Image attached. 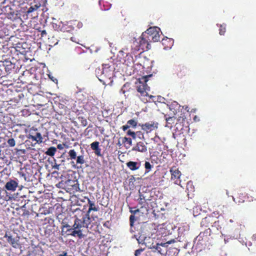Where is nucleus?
Segmentation results:
<instances>
[{
	"mask_svg": "<svg viewBox=\"0 0 256 256\" xmlns=\"http://www.w3.org/2000/svg\"><path fill=\"white\" fill-rule=\"evenodd\" d=\"M187 106H180L178 107V112L180 113L178 115V118H177V130L180 128V130H183L184 126H185L186 128H187L188 122L186 120V114H188V110Z\"/></svg>",
	"mask_w": 256,
	"mask_h": 256,
	"instance_id": "obj_1",
	"label": "nucleus"
},
{
	"mask_svg": "<svg viewBox=\"0 0 256 256\" xmlns=\"http://www.w3.org/2000/svg\"><path fill=\"white\" fill-rule=\"evenodd\" d=\"M208 230L204 232H200L198 236L196 238V241L198 242V244L201 245H206V242L208 240Z\"/></svg>",
	"mask_w": 256,
	"mask_h": 256,
	"instance_id": "obj_2",
	"label": "nucleus"
},
{
	"mask_svg": "<svg viewBox=\"0 0 256 256\" xmlns=\"http://www.w3.org/2000/svg\"><path fill=\"white\" fill-rule=\"evenodd\" d=\"M214 220V216H208L202 219L200 222V225L202 226L208 228L210 226H212V223Z\"/></svg>",
	"mask_w": 256,
	"mask_h": 256,
	"instance_id": "obj_3",
	"label": "nucleus"
},
{
	"mask_svg": "<svg viewBox=\"0 0 256 256\" xmlns=\"http://www.w3.org/2000/svg\"><path fill=\"white\" fill-rule=\"evenodd\" d=\"M188 226H184L182 227H179L178 228V238H179L178 241L181 242L185 240L186 233L187 232Z\"/></svg>",
	"mask_w": 256,
	"mask_h": 256,
	"instance_id": "obj_4",
	"label": "nucleus"
},
{
	"mask_svg": "<svg viewBox=\"0 0 256 256\" xmlns=\"http://www.w3.org/2000/svg\"><path fill=\"white\" fill-rule=\"evenodd\" d=\"M158 123L153 122H146L142 126V128L144 130L151 131L158 128Z\"/></svg>",
	"mask_w": 256,
	"mask_h": 256,
	"instance_id": "obj_5",
	"label": "nucleus"
},
{
	"mask_svg": "<svg viewBox=\"0 0 256 256\" xmlns=\"http://www.w3.org/2000/svg\"><path fill=\"white\" fill-rule=\"evenodd\" d=\"M18 186V183L14 180H10L6 183L5 185L6 188L8 190L14 191Z\"/></svg>",
	"mask_w": 256,
	"mask_h": 256,
	"instance_id": "obj_6",
	"label": "nucleus"
},
{
	"mask_svg": "<svg viewBox=\"0 0 256 256\" xmlns=\"http://www.w3.org/2000/svg\"><path fill=\"white\" fill-rule=\"evenodd\" d=\"M4 237L7 238L8 242L14 248H16L18 247V240H16L11 236H8L6 234Z\"/></svg>",
	"mask_w": 256,
	"mask_h": 256,
	"instance_id": "obj_7",
	"label": "nucleus"
},
{
	"mask_svg": "<svg viewBox=\"0 0 256 256\" xmlns=\"http://www.w3.org/2000/svg\"><path fill=\"white\" fill-rule=\"evenodd\" d=\"M133 150L140 152H145L147 150L146 147L142 142H138Z\"/></svg>",
	"mask_w": 256,
	"mask_h": 256,
	"instance_id": "obj_8",
	"label": "nucleus"
},
{
	"mask_svg": "<svg viewBox=\"0 0 256 256\" xmlns=\"http://www.w3.org/2000/svg\"><path fill=\"white\" fill-rule=\"evenodd\" d=\"M80 220L78 219V218H76L74 220V224L72 226V228L68 230V231L70 232L72 230H76L77 229L83 227L82 225L80 224Z\"/></svg>",
	"mask_w": 256,
	"mask_h": 256,
	"instance_id": "obj_9",
	"label": "nucleus"
},
{
	"mask_svg": "<svg viewBox=\"0 0 256 256\" xmlns=\"http://www.w3.org/2000/svg\"><path fill=\"white\" fill-rule=\"evenodd\" d=\"M29 138L32 139L34 141H36L38 143L42 142V138L40 132H36V136L30 135Z\"/></svg>",
	"mask_w": 256,
	"mask_h": 256,
	"instance_id": "obj_10",
	"label": "nucleus"
},
{
	"mask_svg": "<svg viewBox=\"0 0 256 256\" xmlns=\"http://www.w3.org/2000/svg\"><path fill=\"white\" fill-rule=\"evenodd\" d=\"M158 30H160V28L158 27H150L145 32V33L150 34V36H152L153 34H156V32H158Z\"/></svg>",
	"mask_w": 256,
	"mask_h": 256,
	"instance_id": "obj_11",
	"label": "nucleus"
},
{
	"mask_svg": "<svg viewBox=\"0 0 256 256\" xmlns=\"http://www.w3.org/2000/svg\"><path fill=\"white\" fill-rule=\"evenodd\" d=\"M83 227H88V225L90 224V214L87 212L86 216L83 218L82 220Z\"/></svg>",
	"mask_w": 256,
	"mask_h": 256,
	"instance_id": "obj_12",
	"label": "nucleus"
},
{
	"mask_svg": "<svg viewBox=\"0 0 256 256\" xmlns=\"http://www.w3.org/2000/svg\"><path fill=\"white\" fill-rule=\"evenodd\" d=\"M138 163L134 162H129L126 163V166L132 170H134L138 169V167L136 166Z\"/></svg>",
	"mask_w": 256,
	"mask_h": 256,
	"instance_id": "obj_13",
	"label": "nucleus"
},
{
	"mask_svg": "<svg viewBox=\"0 0 256 256\" xmlns=\"http://www.w3.org/2000/svg\"><path fill=\"white\" fill-rule=\"evenodd\" d=\"M56 151V148L55 147L52 146V147H50L49 148H48V150L45 152V154L48 156H52L54 155Z\"/></svg>",
	"mask_w": 256,
	"mask_h": 256,
	"instance_id": "obj_14",
	"label": "nucleus"
},
{
	"mask_svg": "<svg viewBox=\"0 0 256 256\" xmlns=\"http://www.w3.org/2000/svg\"><path fill=\"white\" fill-rule=\"evenodd\" d=\"M212 226L213 228H216L217 230H220L222 228V226L220 224V220H216L214 218V220L212 225Z\"/></svg>",
	"mask_w": 256,
	"mask_h": 256,
	"instance_id": "obj_15",
	"label": "nucleus"
},
{
	"mask_svg": "<svg viewBox=\"0 0 256 256\" xmlns=\"http://www.w3.org/2000/svg\"><path fill=\"white\" fill-rule=\"evenodd\" d=\"M70 235L73 236H78L79 238H82L84 237V235L82 234V230H74L70 234Z\"/></svg>",
	"mask_w": 256,
	"mask_h": 256,
	"instance_id": "obj_16",
	"label": "nucleus"
},
{
	"mask_svg": "<svg viewBox=\"0 0 256 256\" xmlns=\"http://www.w3.org/2000/svg\"><path fill=\"white\" fill-rule=\"evenodd\" d=\"M88 204H90V207H89V208H88V211L87 212L89 213L90 212V211L92 210H94V211H98V208L95 206H94V204L90 201V200H88Z\"/></svg>",
	"mask_w": 256,
	"mask_h": 256,
	"instance_id": "obj_17",
	"label": "nucleus"
},
{
	"mask_svg": "<svg viewBox=\"0 0 256 256\" xmlns=\"http://www.w3.org/2000/svg\"><path fill=\"white\" fill-rule=\"evenodd\" d=\"M144 87L145 86L143 85L140 86L138 88V91L144 96L147 95V92L146 91Z\"/></svg>",
	"mask_w": 256,
	"mask_h": 256,
	"instance_id": "obj_18",
	"label": "nucleus"
},
{
	"mask_svg": "<svg viewBox=\"0 0 256 256\" xmlns=\"http://www.w3.org/2000/svg\"><path fill=\"white\" fill-rule=\"evenodd\" d=\"M159 30L158 32H156V34H153L151 37L152 40L154 42H158L160 40V34H159Z\"/></svg>",
	"mask_w": 256,
	"mask_h": 256,
	"instance_id": "obj_19",
	"label": "nucleus"
},
{
	"mask_svg": "<svg viewBox=\"0 0 256 256\" xmlns=\"http://www.w3.org/2000/svg\"><path fill=\"white\" fill-rule=\"evenodd\" d=\"M11 10H12V8L10 6H4L2 9V10L4 12H9L10 14V15H14V12H11Z\"/></svg>",
	"mask_w": 256,
	"mask_h": 256,
	"instance_id": "obj_20",
	"label": "nucleus"
},
{
	"mask_svg": "<svg viewBox=\"0 0 256 256\" xmlns=\"http://www.w3.org/2000/svg\"><path fill=\"white\" fill-rule=\"evenodd\" d=\"M76 164H84L85 162L84 157L83 156H80L76 158Z\"/></svg>",
	"mask_w": 256,
	"mask_h": 256,
	"instance_id": "obj_21",
	"label": "nucleus"
},
{
	"mask_svg": "<svg viewBox=\"0 0 256 256\" xmlns=\"http://www.w3.org/2000/svg\"><path fill=\"white\" fill-rule=\"evenodd\" d=\"M69 156L71 159H76V153L74 150H71L68 152Z\"/></svg>",
	"mask_w": 256,
	"mask_h": 256,
	"instance_id": "obj_22",
	"label": "nucleus"
},
{
	"mask_svg": "<svg viewBox=\"0 0 256 256\" xmlns=\"http://www.w3.org/2000/svg\"><path fill=\"white\" fill-rule=\"evenodd\" d=\"M98 145L99 142H94L90 144V147L93 150H96L99 148Z\"/></svg>",
	"mask_w": 256,
	"mask_h": 256,
	"instance_id": "obj_23",
	"label": "nucleus"
},
{
	"mask_svg": "<svg viewBox=\"0 0 256 256\" xmlns=\"http://www.w3.org/2000/svg\"><path fill=\"white\" fill-rule=\"evenodd\" d=\"M127 124L130 126L136 127L137 124V122L134 120H130L128 121Z\"/></svg>",
	"mask_w": 256,
	"mask_h": 256,
	"instance_id": "obj_24",
	"label": "nucleus"
},
{
	"mask_svg": "<svg viewBox=\"0 0 256 256\" xmlns=\"http://www.w3.org/2000/svg\"><path fill=\"white\" fill-rule=\"evenodd\" d=\"M226 26L220 24L219 28V34L220 35H224L226 32Z\"/></svg>",
	"mask_w": 256,
	"mask_h": 256,
	"instance_id": "obj_25",
	"label": "nucleus"
},
{
	"mask_svg": "<svg viewBox=\"0 0 256 256\" xmlns=\"http://www.w3.org/2000/svg\"><path fill=\"white\" fill-rule=\"evenodd\" d=\"M39 8V6H38L36 4H35L34 6H31L28 10V13H30L32 12L35 10H36L38 8Z\"/></svg>",
	"mask_w": 256,
	"mask_h": 256,
	"instance_id": "obj_26",
	"label": "nucleus"
},
{
	"mask_svg": "<svg viewBox=\"0 0 256 256\" xmlns=\"http://www.w3.org/2000/svg\"><path fill=\"white\" fill-rule=\"evenodd\" d=\"M8 144L10 146H14L16 145V142L14 138H10L8 140Z\"/></svg>",
	"mask_w": 256,
	"mask_h": 256,
	"instance_id": "obj_27",
	"label": "nucleus"
},
{
	"mask_svg": "<svg viewBox=\"0 0 256 256\" xmlns=\"http://www.w3.org/2000/svg\"><path fill=\"white\" fill-rule=\"evenodd\" d=\"M123 142H127L130 145H132V141L130 138L124 137L122 139Z\"/></svg>",
	"mask_w": 256,
	"mask_h": 256,
	"instance_id": "obj_28",
	"label": "nucleus"
},
{
	"mask_svg": "<svg viewBox=\"0 0 256 256\" xmlns=\"http://www.w3.org/2000/svg\"><path fill=\"white\" fill-rule=\"evenodd\" d=\"M170 172L172 174V178L176 177V169L174 167L172 168L170 170Z\"/></svg>",
	"mask_w": 256,
	"mask_h": 256,
	"instance_id": "obj_29",
	"label": "nucleus"
},
{
	"mask_svg": "<svg viewBox=\"0 0 256 256\" xmlns=\"http://www.w3.org/2000/svg\"><path fill=\"white\" fill-rule=\"evenodd\" d=\"M233 200L236 202V203H242L244 201L243 198H233Z\"/></svg>",
	"mask_w": 256,
	"mask_h": 256,
	"instance_id": "obj_30",
	"label": "nucleus"
},
{
	"mask_svg": "<svg viewBox=\"0 0 256 256\" xmlns=\"http://www.w3.org/2000/svg\"><path fill=\"white\" fill-rule=\"evenodd\" d=\"M144 166H145L146 169L148 170H150L152 168V165L148 162H145Z\"/></svg>",
	"mask_w": 256,
	"mask_h": 256,
	"instance_id": "obj_31",
	"label": "nucleus"
},
{
	"mask_svg": "<svg viewBox=\"0 0 256 256\" xmlns=\"http://www.w3.org/2000/svg\"><path fill=\"white\" fill-rule=\"evenodd\" d=\"M147 240V237L144 236V235H141L140 237H139V239H138V242L139 243H141L142 242H140L139 240H141L142 241H145Z\"/></svg>",
	"mask_w": 256,
	"mask_h": 256,
	"instance_id": "obj_32",
	"label": "nucleus"
},
{
	"mask_svg": "<svg viewBox=\"0 0 256 256\" xmlns=\"http://www.w3.org/2000/svg\"><path fill=\"white\" fill-rule=\"evenodd\" d=\"M127 133L128 135L132 136L134 138H136V134L134 132L129 130Z\"/></svg>",
	"mask_w": 256,
	"mask_h": 256,
	"instance_id": "obj_33",
	"label": "nucleus"
},
{
	"mask_svg": "<svg viewBox=\"0 0 256 256\" xmlns=\"http://www.w3.org/2000/svg\"><path fill=\"white\" fill-rule=\"evenodd\" d=\"M130 224L132 226V223L136 220L135 216L134 215H131L130 218Z\"/></svg>",
	"mask_w": 256,
	"mask_h": 256,
	"instance_id": "obj_34",
	"label": "nucleus"
},
{
	"mask_svg": "<svg viewBox=\"0 0 256 256\" xmlns=\"http://www.w3.org/2000/svg\"><path fill=\"white\" fill-rule=\"evenodd\" d=\"M60 166V164H56L54 166H52V168L55 170H59Z\"/></svg>",
	"mask_w": 256,
	"mask_h": 256,
	"instance_id": "obj_35",
	"label": "nucleus"
},
{
	"mask_svg": "<svg viewBox=\"0 0 256 256\" xmlns=\"http://www.w3.org/2000/svg\"><path fill=\"white\" fill-rule=\"evenodd\" d=\"M174 118L172 117H170L166 119L167 122L168 124H170L172 122H173Z\"/></svg>",
	"mask_w": 256,
	"mask_h": 256,
	"instance_id": "obj_36",
	"label": "nucleus"
},
{
	"mask_svg": "<svg viewBox=\"0 0 256 256\" xmlns=\"http://www.w3.org/2000/svg\"><path fill=\"white\" fill-rule=\"evenodd\" d=\"M141 252H142L141 250H136V252H135V256H138L140 254Z\"/></svg>",
	"mask_w": 256,
	"mask_h": 256,
	"instance_id": "obj_37",
	"label": "nucleus"
},
{
	"mask_svg": "<svg viewBox=\"0 0 256 256\" xmlns=\"http://www.w3.org/2000/svg\"><path fill=\"white\" fill-rule=\"evenodd\" d=\"M95 153L98 156H100L101 155V154H100V148H98V150H95Z\"/></svg>",
	"mask_w": 256,
	"mask_h": 256,
	"instance_id": "obj_38",
	"label": "nucleus"
},
{
	"mask_svg": "<svg viewBox=\"0 0 256 256\" xmlns=\"http://www.w3.org/2000/svg\"><path fill=\"white\" fill-rule=\"evenodd\" d=\"M130 128V126H128V124L124 126H122V130L125 131L127 129H128Z\"/></svg>",
	"mask_w": 256,
	"mask_h": 256,
	"instance_id": "obj_39",
	"label": "nucleus"
},
{
	"mask_svg": "<svg viewBox=\"0 0 256 256\" xmlns=\"http://www.w3.org/2000/svg\"><path fill=\"white\" fill-rule=\"evenodd\" d=\"M58 256H67V252H63L62 254H58Z\"/></svg>",
	"mask_w": 256,
	"mask_h": 256,
	"instance_id": "obj_40",
	"label": "nucleus"
},
{
	"mask_svg": "<svg viewBox=\"0 0 256 256\" xmlns=\"http://www.w3.org/2000/svg\"><path fill=\"white\" fill-rule=\"evenodd\" d=\"M252 241L256 242V234L252 235Z\"/></svg>",
	"mask_w": 256,
	"mask_h": 256,
	"instance_id": "obj_41",
	"label": "nucleus"
},
{
	"mask_svg": "<svg viewBox=\"0 0 256 256\" xmlns=\"http://www.w3.org/2000/svg\"><path fill=\"white\" fill-rule=\"evenodd\" d=\"M176 174H177V178H180V172L177 169V172H176Z\"/></svg>",
	"mask_w": 256,
	"mask_h": 256,
	"instance_id": "obj_42",
	"label": "nucleus"
},
{
	"mask_svg": "<svg viewBox=\"0 0 256 256\" xmlns=\"http://www.w3.org/2000/svg\"><path fill=\"white\" fill-rule=\"evenodd\" d=\"M57 147H58V148L60 150H62L63 148V146L61 144H58Z\"/></svg>",
	"mask_w": 256,
	"mask_h": 256,
	"instance_id": "obj_43",
	"label": "nucleus"
},
{
	"mask_svg": "<svg viewBox=\"0 0 256 256\" xmlns=\"http://www.w3.org/2000/svg\"><path fill=\"white\" fill-rule=\"evenodd\" d=\"M138 210H135L134 211L131 210L130 212L132 214H136L137 212H138Z\"/></svg>",
	"mask_w": 256,
	"mask_h": 256,
	"instance_id": "obj_44",
	"label": "nucleus"
},
{
	"mask_svg": "<svg viewBox=\"0 0 256 256\" xmlns=\"http://www.w3.org/2000/svg\"><path fill=\"white\" fill-rule=\"evenodd\" d=\"M42 34V36L45 35V34H46V31L45 30H42V34Z\"/></svg>",
	"mask_w": 256,
	"mask_h": 256,
	"instance_id": "obj_45",
	"label": "nucleus"
},
{
	"mask_svg": "<svg viewBox=\"0 0 256 256\" xmlns=\"http://www.w3.org/2000/svg\"><path fill=\"white\" fill-rule=\"evenodd\" d=\"M144 36H145V34L143 33L142 34V36H141L142 40H144Z\"/></svg>",
	"mask_w": 256,
	"mask_h": 256,
	"instance_id": "obj_46",
	"label": "nucleus"
},
{
	"mask_svg": "<svg viewBox=\"0 0 256 256\" xmlns=\"http://www.w3.org/2000/svg\"><path fill=\"white\" fill-rule=\"evenodd\" d=\"M49 78L52 80V81H54V80L53 79V77L51 78L50 76L49 75Z\"/></svg>",
	"mask_w": 256,
	"mask_h": 256,
	"instance_id": "obj_47",
	"label": "nucleus"
},
{
	"mask_svg": "<svg viewBox=\"0 0 256 256\" xmlns=\"http://www.w3.org/2000/svg\"><path fill=\"white\" fill-rule=\"evenodd\" d=\"M71 164H72V166H73L74 167H76V166H75V164H74V162H71Z\"/></svg>",
	"mask_w": 256,
	"mask_h": 256,
	"instance_id": "obj_48",
	"label": "nucleus"
},
{
	"mask_svg": "<svg viewBox=\"0 0 256 256\" xmlns=\"http://www.w3.org/2000/svg\"><path fill=\"white\" fill-rule=\"evenodd\" d=\"M118 145H120H120H121V144H120V142H118Z\"/></svg>",
	"mask_w": 256,
	"mask_h": 256,
	"instance_id": "obj_49",
	"label": "nucleus"
},
{
	"mask_svg": "<svg viewBox=\"0 0 256 256\" xmlns=\"http://www.w3.org/2000/svg\"><path fill=\"white\" fill-rule=\"evenodd\" d=\"M230 222H233V220H230Z\"/></svg>",
	"mask_w": 256,
	"mask_h": 256,
	"instance_id": "obj_50",
	"label": "nucleus"
},
{
	"mask_svg": "<svg viewBox=\"0 0 256 256\" xmlns=\"http://www.w3.org/2000/svg\"><path fill=\"white\" fill-rule=\"evenodd\" d=\"M67 256H68V255H67Z\"/></svg>",
	"mask_w": 256,
	"mask_h": 256,
	"instance_id": "obj_51",
	"label": "nucleus"
}]
</instances>
